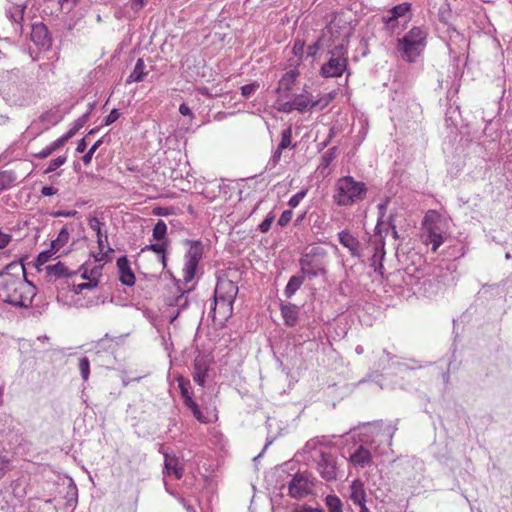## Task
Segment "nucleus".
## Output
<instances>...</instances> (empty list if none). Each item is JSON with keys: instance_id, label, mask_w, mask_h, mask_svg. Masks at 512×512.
<instances>
[{"instance_id": "f257e3e1", "label": "nucleus", "mask_w": 512, "mask_h": 512, "mask_svg": "<svg viewBox=\"0 0 512 512\" xmlns=\"http://www.w3.org/2000/svg\"><path fill=\"white\" fill-rule=\"evenodd\" d=\"M36 295V287L26 280L25 268L11 262L0 272V300L15 307L27 308Z\"/></svg>"}, {"instance_id": "f03ea898", "label": "nucleus", "mask_w": 512, "mask_h": 512, "mask_svg": "<svg viewBox=\"0 0 512 512\" xmlns=\"http://www.w3.org/2000/svg\"><path fill=\"white\" fill-rule=\"evenodd\" d=\"M0 96L10 106L29 107L40 98L38 85L19 69L0 72Z\"/></svg>"}, {"instance_id": "7ed1b4c3", "label": "nucleus", "mask_w": 512, "mask_h": 512, "mask_svg": "<svg viewBox=\"0 0 512 512\" xmlns=\"http://www.w3.org/2000/svg\"><path fill=\"white\" fill-rule=\"evenodd\" d=\"M396 429V426L392 424L372 426L370 428L371 437L361 439L355 451L350 454L349 462L355 467L364 468L371 464L374 456L386 454L392 445Z\"/></svg>"}, {"instance_id": "20e7f679", "label": "nucleus", "mask_w": 512, "mask_h": 512, "mask_svg": "<svg viewBox=\"0 0 512 512\" xmlns=\"http://www.w3.org/2000/svg\"><path fill=\"white\" fill-rule=\"evenodd\" d=\"M366 193L365 183L356 181L352 176H344L336 182L333 200L338 206H351L361 202Z\"/></svg>"}, {"instance_id": "39448f33", "label": "nucleus", "mask_w": 512, "mask_h": 512, "mask_svg": "<svg viewBox=\"0 0 512 512\" xmlns=\"http://www.w3.org/2000/svg\"><path fill=\"white\" fill-rule=\"evenodd\" d=\"M423 242L432 246L435 252L444 242L448 233V222L436 211H429L422 222Z\"/></svg>"}, {"instance_id": "423d86ee", "label": "nucleus", "mask_w": 512, "mask_h": 512, "mask_svg": "<svg viewBox=\"0 0 512 512\" xmlns=\"http://www.w3.org/2000/svg\"><path fill=\"white\" fill-rule=\"evenodd\" d=\"M427 32L421 27H413L398 39L397 51L407 62H415L426 46Z\"/></svg>"}, {"instance_id": "0eeeda50", "label": "nucleus", "mask_w": 512, "mask_h": 512, "mask_svg": "<svg viewBox=\"0 0 512 512\" xmlns=\"http://www.w3.org/2000/svg\"><path fill=\"white\" fill-rule=\"evenodd\" d=\"M352 33V28L349 23L342 19L335 17L322 31L319 37L320 44H327V47L338 46L342 44L347 47L348 39Z\"/></svg>"}, {"instance_id": "6e6552de", "label": "nucleus", "mask_w": 512, "mask_h": 512, "mask_svg": "<svg viewBox=\"0 0 512 512\" xmlns=\"http://www.w3.org/2000/svg\"><path fill=\"white\" fill-rule=\"evenodd\" d=\"M347 47L342 44L333 47H327L329 59L321 67L320 73L323 77H340L347 68Z\"/></svg>"}, {"instance_id": "1a4fd4ad", "label": "nucleus", "mask_w": 512, "mask_h": 512, "mask_svg": "<svg viewBox=\"0 0 512 512\" xmlns=\"http://www.w3.org/2000/svg\"><path fill=\"white\" fill-rule=\"evenodd\" d=\"M189 245L184 257L183 279L186 283L192 281L195 277L198 264L203 256V245L200 241L186 240Z\"/></svg>"}, {"instance_id": "9d476101", "label": "nucleus", "mask_w": 512, "mask_h": 512, "mask_svg": "<svg viewBox=\"0 0 512 512\" xmlns=\"http://www.w3.org/2000/svg\"><path fill=\"white\" fill-rule=\"evenodd\" d=\"M317 469L321 477L326 481L335 480L337 478L336 458L330 453L320 452Z\"/></svg>"}, {"instance_id": "9b49d317", "label": "nucleus", "mask_w": 512, "mask_h": 512, "mask_svg": "<svg viewBox=\"0 0 512 512\" xmlns=\"http://www.w3.org/2000/svg\"><path fill=\"white\" fill-rule=\"evenodd\" d=\"M426 275L427 272L424 265H416L413 263L404 269L402 278L405 285L415 291Z\"/></svg>"}, {"instance_id": "f8f14e48", "label": "nucleus", "mask_w": 512, "mask_h": 512, "mask_svg": "<svg viewBox=\"0 0 512 512\" xmlns=\"http://www.w3.org/2000/svg\"><path fill=\"white\" fill-rule=\"evenodd\" d=\"M289 494L293 498H302L310 493L311 483L305 473H296L289 485Z\"/></svg>"}, {"instance_id": "ddd939ff", "label": "nucleus", "mask_w": 512, "mask_h": 512, "mask_svg": "<svg viewBox=\"0 0 512 512\" xmlns=\"http://www.w3.org/2000/svg\"><path fill=\"white\" fill-rule=\"evenodd\" d=\"M366 497L364 483L359 479L353 480L349 486V499L359 507V512H370L366 506Z\"/></svg>"}, {"instance_id": "4468645a", "label": "nucleus", "mask_w": 512, "mask_h": 512, "mask_svg": "<svg viewBox=\"0 0 512 512\" xmlns=\"http://www.w3.org/2000/svg\"><path fill=\"white\" fill-rule=\"evenodd\" d=\"M31 40L36 46L45 50L49 49L52 43L48 28L43 23H34L32 25Z\"/></svg>"}, {"instance_id": "2eb2a0df", "label": "nucleus", "mask_w": 512, "mask_h": 512, "mask_svg": "<svg viewBox=\"0 0 512 512\" xmlns=\"http://www.w3.org/2000/svg\"><path fill=\"white\" fill-rule=\"evenodd\" d=\"M238 294V286L229 279H220L217 282L214 297L225 301H235Z\"/></svg>"}, {"instance_id": "dca6fc26", "label": "nucleus", "mask_w": 512, "mask_h": 512, "mask_svg": "<svg viewBox=\"0 0 512 512\" xmlns=\"http://www.w3.org/2000/svg\"><path fill=\"white\" fill-rule=\"evenodd\" d=\"M233 303L234 301H225L224 299H217V297H214V305L211 308L213 320L223 322L231 317L233 312Z\"/></svg>"}, {"instance_id": "f3484780", "label": "nucleus", "mask_w": 512, "mask_h": 512, "mask_svg": "<svg viewBox=\"0 0 512 512\" xmlns=\"http://www.w3.org/2000/svg\"><path fill=\"white\" fill-rule=\"evenodd\" d=\"M433 275L441 285V288L451 286L458 280L456 267L452 263L447 264L445 267H439L436 271H434Z\"/></svg>"}, {"instance_id": "a211bd4d", "label": "nucleus", "mask_w": 512, "mask_h": 512, "mask_svg": "<svg viewBox=\"0 0 512 512\" xmlns=\"http://www.w3.org/2000/svg\"><path fill=\"white\" fill-rule=\"evenodd\" d=\"M89 227L96 232L97 235V244L99 248L100 257L96 258V261L105 260V252H104V243L107 242L108 236L105 232H102L103 223L97 217H91L88 220Z\"/></svg>"}, {"instance_id": "6ab92c4d", "label": "nucleus", "mask_w": 512, "mask_h": 512, "mask_svg": "<svg viewBox=\"0 0 512 512\" xmlns=\"http://www.w3.org/2000/svg\"><path fill=\"white\" fill-rule=\"evenodd\" d=\"M441 289V285L438 283L435 276L427 274L414 292L420 293L426 297H432L437 295Z\"/></svg>"}, {"instance_id": "aec40b11", "label": "nucleus", "mask_w": 512, "mask_h": 512, "mask_svg": "<svg viewBox=\"0 0 512 512\" xmlns=\"http://www.w3.org/2000/svg\"><path fill=\"white\" fill-rule=\"evenodd\" d=\"M376 367L380 370H387L391 368H398L402 370V367L414 369L413 366H410L407 363H400L397 361L396 356L389 353L386 349L382 350V355L379 357Z\"/></svg>"}, {"instance_id": "412c9836", "label": "nucleus", "mask_w": 512, "mask_h": 512, "mask_svg": "<svg viewBox=\"0 0 512 512\" xmlns=\"http://www.w3.org/2000/svg\"><path fill=\"white\" fill-rule=\"evenodd\" d=\"M338 240L341 245L348 249L353 257H360V242L348 230H343L338 233Z\"/></svg>"}, {"instance_id": "4be33fe9", "label": "nucleus", "mask_w": 512, "mask_h": 512, "mask_svg": "<svg viewBox=\"0 0 512 512\" xmlns=\"http://www.w3.org/2000/svg\"><path fill=\"white\" fill-rule=\"evenodd\" d=\"M298 74L299 73L296 69H291L281 77L276 88V93L279 95L280 98L288 96V93L292 89V86L294 85Z\"/></svg>"}, {"instance_id": "5701e85b", "label": "nucleus", "mask_w": 512, "mask_h": 512, "mask_svg": "<svg viewBox=\"0 0 512 512\" xmlns=\"http://www.w3.org/2000/svg\"><path fill=\"white\" fill-rule=\"evenodd\" d=\"M411 9V4L408 2L401 3L392 7L389 10V15L383 17V22L385 23L387 29H394V23L399 18L404 16Z\"/></svg>"}, {"instance_id": "b1692460", "label": "nucleus", "mask_w": 512, "mask_h": 512, "mask_svg": "<svg viewBox=\"0 0 512 512\" xmlns=\"http://www.w3.org/2000/svg\"><path fill=\"white\" fill-rule=\"evenodd\" d=\"M117 267L121 283L126 286H133L135 284V275L130 268L129 261L126 256H122L117 259Z\"/></svg>"}, {"instance_id": "393cba45", "label": "nucleus", "mask_w": 512, "mask_h": 512, "mask_svg": "<svg viewBox=\"0 0 512 512\" xmlns=\"http://www.w3.org/2000/svg\"><path fill=\"white\" fill-rule=\"evenodd\" d=\"M299 264L301 266L302 275L307 274L310 277H317L324 273V269L316 265L308 254L299 260Z\"/></svg>"}, {"instance_id": "a878e982", "label": "nucleus", "mask_w": 512, "mask_h": 512, "mask_svg": "<svg viewBox=\"0 0 512 512\" xmlns=\"http://www.w3.org/2000/svg\"><path fill=\"white\" fill-rule=\"evenodd\" d=\"M193 380L200 386H204L208 371V364L204 357H197L194 361Z\"/></svg>"}, {"instance_id": "bb28decb", "label": "nucleus", "mask_w": 512, "mask_h": 512, "mask_svg": "<svg viewBox=\"0 0 512 512\" xmlns=\"http://www.w3.org/2000/svg\"><path fill=\"white\" fill-rule=\"evenodd\" d=\"M314 97L312 94H298L292 99V105L295 110L303 113L309 109L315 108Z\"/></svg>"}, {"instance_id": "cd10ccee", "label": "nucleus", "mask_w": 512, "mask_h": 512, "mask_svg": "<svg viewBox=\"0 0 512 512\" xmlns=\"http://www.w3.org/2000/svg\"><path fill=\"white\" fill-rule=\"evenodd\" d=\"M281 314L284 319V323L288 327H293L298 321V308L292 303L281 305Z\"/></svg>"}, {"instance_id": "c85d7f7f", "label": "nucleus", "mask_w": 512, "mask_h": 512, "mask_svg": "<svg viewBox=\"0 0 512 512\" xmlns=\"http://www.w3.org/2000/svg\"><path fill=\"white\" fill-rule=\"evenodd\" d=\"M161 243L149 244L141 249V252L153 251L159 256V261L162 264L163 269L167 266L166 250L168 247V241H160Z\"/></svg>"}, {"instance_id": "c756f323", "label": "nucleus", "mask_w": 512, "mask_h": 512, "mask_svg": "<svg viewBox=\"0 0 512 512\" xmlns=\"http://www.w3.org/2000/svg\"><path fill=\"white\" fill-rule=\"evenodd\" d=\"M337 156V147H332L328 149L321 157V162L318 166V170L320 174L322 175H328L329 172L327 171L330 164L335 160Z\"/></svg>"}, {"instance_id": "7c9ffc66", "label": "nucleus", "mask_w": 512, "mask_h": 512, "mask_svg": "<svg viewBox=\"0 0 512 512\" xmlns=\"http://www.w3.org/2000/svg\"><path fill=\"white\" fill-rule=\"evenodd\" d=\"M305 281V277L304 275H293L285 289H284V295L286 296V298H291L299 289L300 287L303 285Z\"/></svg>"}, {"instance_id": "2f4dec72", "label": "nucleus", "mask_w": 512, "mask_h": 512, "mask_svg": "<svg viewBox=\"0 0 512 512\" xmlns=\"http://www.w3.org/2000/svg\"><path fill=\"white\" fill-rule=\"evenodd\" d=\"M145 64L142 58H139L134 66L133 71L130 73L129 77L126 79V83L130 84L132 82H141L143 81L145 75L147 74L144 71Z\"/></svg>"}, {"instance_id": "473e14b6", "label": "nucleus", "mask_w": 512, "mask_h": 512, "mask_svg": "<svg viewBox=\"0 0 512 512\" xmlns=\"http://www.w3.org/2000/svg\"><path fill=\"white\" fill-rule=\"evenodd\" d=\"M65 141L62 137H59L55 141H53L51 144L47 145L45 148H43L38 153H35L34 156L38 159H45L48 156H50L52 153L60 149L65 145Z\"/></svg>"}, {"instance_id": "72a5a7b5", "label": "nucleus", "mask_w": 512, "mask_h": 512, "mask_svg": "<svg viewBox=\"0 0 512 512\" xmlns=\"http://www.w3.org/2000/svg\"><path fill=\"white\" fill-rule=\"evenodd\" d=\"M165 469L169 475H174L176 479H180L183 475L182 467L178 466L177 459L165 456Z\"/></svg>"}, {"instance_id": "f704fd0d", "label": "nucleus", "mask_w": 512, "mask_h": 512, "mask_svg": "<svg viewBox=\"0 0 512 512\" xmlns=\"http://www.w3.org/2000/svg\"><path fill=\"white\" fill-rule=\"evenodd\" d=\"M24 5H13L7 10V17L15 24H21L24 19Z\"/></svg>"}, {"instance_id": "c9c22d12", "label": "nucleus", "mask_w": 512, "mask_h": 512, "mask_svg": "<svg viewBox=\"0 0 512 512\" xmlns=\"http://www.w3.org/2000/svg\"><path fill=\"white\" fill-rule=\"evenodd\" d=\"M69 236H70V232L68 230V227L64 226L60 230L57 238L55 240L51 241L52 250H54V252L59 251L68 242Z\"/></svg>"}, {"instance_id": "e433bc0d", "label": "nucleus", "mask_w": 512, "mask_h": 512, "mask_svg": "<svg viewBox=\"0 0 512 512\" xmlns=\"http://www.w3.org/2000/svg\"><path fill=\"white\" fill-rule=\"evenodd\" d=\"M166 234H167L166 223L163 220H158L153 228V231H152L153 238L156 241H162V242L168 241L166 239Z\"/></svg>"}, {"instance_id": "4c0bfd02", "label": "nucleus", "mask_w": 512, "mask_h": 512, "mask_svg": "<svg viewBox=\"0 0 512 512\" xmlns=\"http://www.w3.org/2000/svg\"><path fill=\"white\" fill-rule=\"evenodd\" d=\"M325 439V437H315V438H312L310 440H308L306 442V444L304 445V447L301 449V451H299L297 454L298 455H310L313 451H315L319 445H322L324 442L323 440Z\"/></svg>"}, {"instance_id": "58836bf2", "label": "nucleus", "mask_w": 512, "mask_h": 512, "mask_svg": "<svg viewBox=\"0 0 512 512\" xmlns=\"http://www.w3.org/2000/svg\"><path fill=\"white\" fill-rule=\"evenodd\" d=\"M325 504L329 512H343L341 499L336 495H328L325 498Z\"/></svg>"}, {"instance_id": "ea45409f", "label": "nucleus", "mask_w": 512, "mask_h": 512, "mask_svg": "<svg viewBox=\"0 0 512 512\" xmlns=\"http://www.w3.org/2000/svg\"><path fill=\"white\" fill-rule=\"evenodd\" d=\"M185 406L191 410V412L196 420H198L201 423L208 422L207 418L201 412L198 404L192 398L186 399Z\"/></svg>"}, {"instance_id": "a19ab883", "label": "nucleus", "mask_w": 512, "mask_h": 512, "mask_svg": "<svg viewBox=\"0 0 512 512\" xmlns=\"http://www.w3.org/2000/svg\"><path fill=\"white\" fill-rule=\"evenodd\" d=\"M16 176L10 171L0 172V191L7 190L13 186Z\"/></svg>"}, {"instance_id": "79ce46f5", "label": "nucleus", "mask_w": 512, "mask_h": 512, "mask_svg": "<svg viewBox=\"0 0 512 512\" xmlns=\"http://www.w3.org/2000/svg\"><path fill=\"white\" fill-rule=\"evenodd\" d=\"M47 271L50 276H54L56 278L66 277L69 275L67 267L61 262L48 266Z\"/></svg>"}, {"instance_id": "37998d69", "label": "nucleus", "mask_w": 512, "mask_h": 512, "mask_svg": "<svg viewBox=\"0 0 512 512\" xmlns=\"http://www.w3.org/2000/svg\"><path fill=\"white\" fill-rule=\"evenodd\" d=\"M189 291H190L189 289L182 291L180 295L176 296L172 301L169 302L170 306H177L178 307V313L181 310H184L188 306V303H189L188 293H189Z\"/></svg>"}, {"instance_id": "c03bdc74", "label": "nucleus", "mask_w": 512, "mask_h": 512, "mask_svg": "<svg viewBox=\"0 0 512 512\" xmlns=\"http://www.w3.org/2000/svg\"><path fill=\"white\" fill-rule=\"evenodd\" d=\"M288 147H295V144L292 145V128L290 126L282 130L281 141L278 144L279 150H284Z\"/></svg>"}, {"instance_id": "a18cd8bd", "label": "nucleus", "mask_w": 512, "mask_h": 512, "mask_svg": "<svg viewBox=\"0 0 512 512\" xmlns=\"http://www.w3.org/2000/svg\"><path fill=\"white\" fill-rule=\"evenodd\" d=\"M87 117H88V114H85L82 117L78 118L75 121L73 127L67 133H65L64 135L61 136L65 142H67L70 138H72L78 132V130L83 127V125L85 124V122L87 120Z\"/></svg>"}, {"instance_id": "49530a36", "label": "nucleus", "mask_w": 512, "mask_h": 512, "mask_svg": "<svg viewBox=\"0 0 512 512\" xmlns=\"http://www.w3.org/2000/svg\"><path fill=\"white\" fill-rule=\"evenodd\" d=\"M177 382L185 404L186 399L192 398L191 394L189 393L190 381L185 379L183 376H179L177 378Z\"/></svg>"}, {"instance_id": "de8ad7c7", "label": "nucleus", "mask_w": 512, "mask_h": 512, "mask_svg": "<svg viewBox=\"0 0 512 512\" xmlns=\"http://www.w3.org/2000/svg\"><path fill=\"white\" fill-rule=\"evenodd\" d=\"M78 368L81 374V377L84 382H86L89 379L90 375V362L87 357H81L79 359Z\"/></svg>"}, {"instance_id": "09e8293b", "label": "nucleus", "mask_w": 512, "mask_h": 512, "mask_svg": "<svg viewBox=\"0 0 512 512\" xmlns=\"http://www.w3.org/2000/svg\"><path fill=\"white\" fill-rule=\"evenodd\" d=\"M67 161L66 155L58 156L57 158L51 160L44 170L45 174H49L51 172L56 171L60 166H62Z\"/></svg>"}, {"instance_id": "8fccbe9b", "label": "nucleus", "mask_w": 512, "mask_h": 512, "mask_svg": "<svg viewBox=\"0 0 512 512\" xmlns=\"http://www.w3.org/2000/svg\"><path fill=\"white\" fill-rule=\"evenodd\" d=\"M63 11L71 13L73 8L80 5L82 0H56Z\"/></svg>"}, {"instance_id": "3c124183", "label": "nucleus", "mask_w": 512, "mask_h": 512, "mask_svg": "<svg viewBox=\"0 0 512 512\" xmlns=\"http://www.w3.org/2000/svg\"><path fill=\"white\" fill-rule=\"evenodd\" d=\"M89 282H83V283H80V284H77V285H74L73 286V291L76 293V294H79L81 293L84 289H91V288H94L97 286L98 284V280H95V279H88Z\"/></svg>"}, {"instance_id": "603ef678", "label": "nucleus", "mask_w": 512, "mask_h": 512, "mask_svg": "<svg viewBox=\"0 0 512 512\" xmlns=\"http://www.w3.org/2000/svg\"><path fill=\"white\" fill-rule=\"evenodd\" d=\"M103 143L102 139L97 140L88 150V152L82 157V161L85 164H89L92 160V157L96 150L100 147V145Z\"/></svg>"}, {"instance_id": "864d4df0", "label": "nucleus", "mask_w": 512, "mask_h": 512, "mask_svg": "<svg viewBox=\"0 0 512 512\" xmlns=\"http://www.w3.org/2000/svg\"><path fill=\"white\" fill-rule=\"evenodd\" d=\"M259 88V84L250 83L241 87V93L244 97L248 98L255 93V91Z\"/></svg>"}, {"instance_id": "5fc2aeb1", "label": "nucleus", "mask_w": 512, "mask_h": 512, "mask_svg": "<svg viewBox=\"0 0 512 512\" xmlns=\"http://www.w3.org/2000/svg\"><path fill=\"white\" fill-rule=\"evenodd\" d=\"M120 117V112L118 109L114 108L111 112L104 118L103 125L108 126L117 121Z\"/></svg>"}, {"instance_id": "6e6d98bb", "label": "nucleus", "mask_w": 512, "mask_h": 512, "mask_svg": "<svg viewBox=\"0 0 512 512\" xmlns=\"http://www.w3.org/2000/svg\"><path fill=\"white\" fill-rule=\"evenodd\" d=\"M305 195H306V191H304V190L299 191L298 193H296L289 199L288 205L292 208L297 207L299 205V203L301 202V200L305 197Z\"/></svg>"}, {"instance_id": "4d7b16f0", "label": "nucleus", "mask_w": 512, "mask_h": 512, "mask_svg": "<svg viewBox=\"0 0 512 512\" xmlns=\"http://www.w3.org/2000/svg\"><path fill=\"white\" fill-rule=\"evenodd\" d=\"M293 212L292 210H285L282 212L280 218L278 219V225L284 227L286 226L292 219Z\"/></svg>"}, {"instance_id": "13d9d810", "label": "nucleus", "mask_w": 512, "mask_h": 512, "mask_svg": "<svg viewBox=\"0 0 512 512\" xmlns=\"http://www.w3.org/2000/svg\"><path fill=\"white\" fill-rule=\"evenodd\" d=\"M282 151L283 150H279V148L277 147V149L274 151L273 155L271 156L270 160L268 161L267 168L272 169L278 164V162L281 159Z\"/></svg>"}, {"instance_id": "bf43d9fd", "label": "nucleus", "mask_w": 512, "mask_h": 512, "mask_svg": "<svg viewBox=\"0 0 512 512\" xmlns=\"http://www.w3.org/2000/svg\"><path fill=\"white\" fill-rule=\"evenodd\" d=\"M274 220V216L273 215H268L260 224H259V230L262 232V233H266L269 231L270 227H271V224Z\"/></svg>"}, {"instance_id": "052dcab7", "label": "nucleus", "mask_w": 512, "mask_h": 512, "mask_svg": "<svg viewBox=\"0 0 512 512\" xmlns=\"http://www.w3.org/2000/svg\"><path fill=\"white\" fill-rule=\"evenodd\" d=\"M54 253H55L54 250H52V248L50 247V249L42 251L38 255L37 261L39 262V264H45L46 262H48L50 260L51 256Z\"/></svg>"}, {"instance_id": "680f3d73", "label": "nucleus", "mask_w": 512, "mask_h": 512, "mask_svg": "<svg viewBox=\"0 0 512 512\" xmlns=\"http://www.w3.org/2000/svg\"><path fill=\"white\" fill-rule=\"evenodd\" d=\"M320 49H326L327 50V44H320L319 39L313 44L308 47L307 54L308 56H314L316 52Z\"/></svg>"}, {"instance_id": "e2e57ef3", "label": "nucleus", "mask_w": 512, "mask_h": 512, "mask_svg": "<svg viewBox=\"0 0 512 512\" xmlns=\"http://www.w3.org/2000/svg\"><path fill=\"white\" fill-rule=\"evenodd\" d=\"M332 97L330 95H325L319 99L314 98L315 107H319L320 109H324L330 103Z\"/></svg>"}, {"instance_id": "0e129e2a", "label": "nucleus", "mask_w": 512, "mask_h": 512, "mask_svg": "<svg viewBox=\"0 0 512 512\" xmlns=\"http://www.w3.org/2000/svg\"><path fill=\"white\" fill-rule=\"evenodd\" d=\"M100 267H94L91 272H90V275H88V272L87 270L85 269V271L83 272L82 274V278L84 279H95L97 280V277L100 276Z\"/></svg>"}, {"instance_id": "69168bd1", "label": "nucleus", "mask_w": 512, "mask_h": 512, "mask_svg": "<svg viewBox=\"0 0 512 512\" xmlns=\"http://www.w3.org/2000/svg\"><path fill=\"white\" fill-rule=\"evenodd\" d=\"M148 0H131L130 1V8L134 12H138L141 10L147 3Z\"/></svg>"}, {"instance_id": "338daca9", "label": "nucleus", "mask_w": 512, "mask_h": 512, "mask_svg": "<svg viewBox=\"0 0 512 512\" xmlns=\"http://www.w3.org/2000/svg\"><path fill=\"white\" fill-rule=\"evenodd\" d=\"M11 239L12 237L10 234L0 231V249L6 247Z\"/></svg>"}, {"instance_id": "774afa93", "label": "nucleus", "mask_w": 512, "mask_h": 512, "mask_svg": "<svg viewBox=\"0 0 512 512\" xmlns=\"http://www.w3.org/2000/svg\"><path fill=\"white\" fill-rule=\"evenodd\" d=\"M57 191L58 190L52 186H44L41 189V194L43 196L49 197V196L55 195L57 193Z\"/></svg>"}]
</instances>
